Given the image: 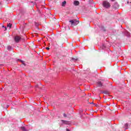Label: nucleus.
Returning a JSON list of instances; mask_svg holds the SVG:
<instances>
[{
  "instance_id": "1",
  "label": "nucleus",
  "mask_w": 131,
  "mask_h": 131,
  "mask_svg": "<svg viewBox=\"0 0 131 131\" xmlns=\"http://www.w3.org/2000/svg\"><path fill=\"white\" fill-rule=\"evenodd\" d=\"M69 22L71 24L72 26H76V25L79 24V21L76 19L71 20Z\"/></svg>"
},
{
  "instance_id": "2",
  "label": "nucleus",
  "mask_w": 131,
  "mask_h": 131,
  "mask_svg": "<svg viewBox=\"0 0 131 131\" xmlns=\"http://www.w3.org/2000/svg\"><path fill=\"white\" fill-rule=\"evenodd\" d=\"M103 6L104 8H110L111 5H110V3L109 2H108L107 1H103Z\"/></svg>"
},
{
  "instance_id": "3",
  "label": "nucleus",
  "mask_w": 131,
  "mask_h": 131,
  "mask_svg": "<svg viewBox=\"0 0 131 131\" xmlns=\"http://www.w3.org/2000/svg\"><path fill=\"white\" fill-rule=\"evenodd\" d=\"M21 39V37H20L19 36H16L15 37H14V40L16 42H19V41H20V40Z\"/></svg>"
},
{
  "instance_id": "4",
  "label": "nucleus",
  "mask_w": 131,
  "mask_h": 131,
  "mask_svg": "<svg viewBox=\"0 0 131 131\" xmlns=\"http://www.w3.org/2000/svg\"><path fill=\"white\" fill-rule=\"evenodd\" d=\"M97 85L99 86L100 88L103 86V82L101 81L97 82Z\"/></svg>"
},
{
  "instance_id": "5",
  "label": "nucleus",
  "mask_w": 131,
  "mask_h": 131,
  "mask_svg": "<svg viewBox=\"0 0 131 131\" xmlns=\"http://www.w3.org/2000/svg\"><path fill=\"white\" fill-rule=\"evenodd\" d=\"M113 7L114 9H118V7H119L118 4L116 3L114 4V5H113Z\"/></svg>"
},
{
  "instance_id": "6",
  "label": "nucleus",
  "mask_w": 131,
  "mask_h": 131,
  "mask_svg": "<svg viewBox=\"0 0 131 131\" xmlns=\"http://www.w3.org/2000/svg\"><path fill=\"white\" fill-rule=\"evenodd\" d=\"M74 4L75 5V6H78V5H79V2L75 1L74 2Z\"/></svg>"
},
{
  "instance_id": "7",
  "label": "nucleus",
  "mask_w": 131,
  "mask_h": 131,
  "mask_svg": "<svg viewBox=\"0 0 131 131\" xmlns=\"http://www.w3.org/2000/svg\"><path fill=\"white\" fill-rule=\"evenodd\" d=\"M72 61H78V58L75 57L72 58Z\"/></svg>"
},
{
  "instance_id": "8",
  "label": "nucleus",
  "mask_w": 131,
  "mask_h": 131,
  "mask_svg": "<svg viewBox=\"0 0 131 131\" xmlns=\"http://www.w3.org/2000/svg\"><path fill=\"white\" fill-rule=\"evenodd\" d=\"M61 121L63 123H64V124H68V123H69V122L67 121H64V120H61Z\"/></svg>"
},
{
  "instance_id": "9",
  "label": "nucleus",
  "mask_w": 131,
  "mask_h": 131,
  "mask_svg": "<svg viewBox=\"0 0 131 131\" xmlns=\"http://www.w3.org/2000/svg\"><path fill=\"white\" fill-rule=\"evenodd\" d=\"M7 27H9V29H11L12 28V24H8Z\"/></svg>"
},
{
  "instance_id": "10",
  "label": "nucleus",
  "mask_w": 131,
  "mask_h": 131,
  "mask_svg": "<svg viewBox=\"0 0 131 131\" xmlns=\"http://www.w3.org/2000/svg\"><path fill=\"white\" fill-rule=\"evenodd\" d=\"M65 5H66V1H63L62 3L61 6L62 7H65Z\"/></svg>"
},
{
  "instance_id": "11",
  "label": "nucleus",
  "mask_w": 131,
  "mask_h": 131,
  "mask_svg": "<svg viewBox=\"0 0 131 131\" xmlns=\"http://www.w3.org/2000/svg\"><path fill=\"white\" fill-rule=\"evenodd\" d=\"M21 128L23 131H28V130H26V129L25 128V127H24V126L21 127Z\"/></svg>"
},
{
  "instance_id": "12",
  "label": "nucleus",
  "mask_w": 131,
  "mask_h": 131,
  "mask_svg": "<svg viewBox=\"0 0 131 131\" xmlns=\"http://www.w3.org/2000/svg\"><path fill=\"white\" fill-rule=\"evenodd\" d=\"M104 94H105V95H109V92L108 91H104Z\"/></svg>"
},
{
  "instance_id": "13",
  "label": "nucleus",
  "mask_w": 131,
  "mask_h": 131,
  "mask_svg": "<svg viewBox=\"0 0 131 131\" xmlns=\"http://www.w3.org/2000/svg\"><path fill=\"white\" fill-rule=\"evenodd\" d=\"M63 117H67V115L65 113L63 114Z\"/></svg>"
},
{
  "instance_id": "14",
  "label": "nucleus",
  "mask_w": 131,
  "mask_h": 131,
  "mask_svg": "<svg viewBox=\"0 0 131 131\" xmlns=\"http://www.w3.org/2000/svg\"><path fill=\"white\" fill-rule=\"evenodd\" d=\"M21 63H22V64H23V65L26 66L25 63H24V61H21Z\"/></svg>"
},
{
  "instance_id": "15",
  "label": "nucleus",
  "mask_w": 131,
  "mask_h": 131,
  "mask_svg": "<svg viewBox=\"0 0 131 131\" xmlns=\"http://www.w3.org/2000/svg\"><path fill=\"white\" fill-rule=\"evenodd\" d=\"M125 127H127V126H128V124L127 123L125 124Z\"/></svg>"
},
{
  "instance_id": "16",
  "label": "nucleus",
  "mask_w": 131,
  "mask_h": 131,
  "mask_svg": "<svg viewBox=\"0 0 131 131\" xmlns=\"http://www.w3.org/2000/svg\"><path fill=\"white\" fill-rule=\"evenodd\" d=\"M102 31H106V29L105 28H103L102 29Z\"/></svg>"
},
{
  "instance_id": "17",
  "label": "nucleus",
  "mask_w": 131,
  "mask_h": 131,
  "mask_svg": "<svg viewBox=\"0 0 131 131\" xmlns=\"http://www.w3.org/2000/svg\"><path fill=\"white\" fill-rule=\"evenodd\" d=\"M46 50H48L49 51V50H50V48L47 47V48H46Z\"/></svg>"
},
{
  "instance_id": "18",
  "label": "nucleus",
  "mask_w": 131,
  "mask_h": 131,
  "mask_svg": "<svg viewBox=\"0 0 131 131\" xmlns=\"http://www.w3.org/2000/svg\"><path fill=\"white\" fill-rule=\"evenodd\" d=\"M96 107H99V105L98 104L95 105Z\"/></svg>"
},
{
  "instance_id": "19",
  "label": "nucleus",
  "mask_w": 131,
  "mask_h": 131,
  "mask_svg": "<svg viewBox=\"0 0 131 131\" xmlns=\"http://www.w3.org/2000/svg\"><path fill=\"white\" fill-rule=\"evenodd\" d=\"M5 31L7 30V27H5Z\"/></svg>"
},
{
  "instance_id": "20",
  "label": "nucleus",
  "mask_w": 131,
  "mask_h": 131,
  "mask_svg": "<svg viewBox=\"0 0 131 131\" xmlns=\"http://www.w3.org/2000/svg\"><path fill=\"white\" fill-rule=\"evenodd\" d=\"M112 2H114L115 0H111Z\"/></svg>"
},
{
  "instance_id": "21",
  "label": "nucleus",
  "mask_w": 131,
  "mask_h": 131,
  "mask_svg": "<svg viewBox=\"0 0 131 131\" xmlns=\"http://www.w3.org/2000/svg\"><path fill=\"white\" fill-rule=\"evenodd\" d=\"M90 104H94V102H91L90 103Z\"/></svg>"
},
{
  "instance_id": "22",
  "label": "nucleus",
  "mask_w": 131,
  "mask_h": 131,
  "mask_svg": "<svg viewBox=\"0 0 131 131\" xmlns=\"http://www.w3.org/2000/svg\"><path fill=\"white\" fill-rule=\"evenodd\" d=\"M5 27V26H3V27Z\"/></svg>"
},
{
  "instance_id": "23",
  "label": "nucleus",
  "mask_w": 131,
  "mask_h": 131,
  "mask_svg": "<svg viewBox=\"0 0 131 131\" xmlns=\"http://www.w3.org/2000/svg\"><path fill=\"white\" fill-rule=\"evenodd\" d=\"M11 48V47H8V48Z\"/></svg>"
}]
</instances>
